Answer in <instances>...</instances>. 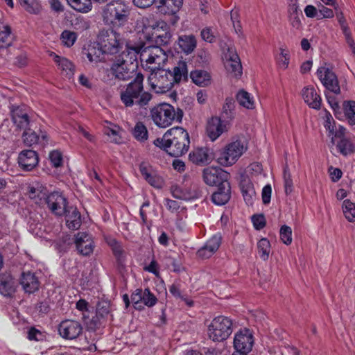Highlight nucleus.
I'll list each match as a JSON object with an SVG mask.
<instances>
[{"mask_svg":"<svg viewBox=\"0 0 355 355\" xmlns=\"http://www.w3.org/2000/svg\"><path fill=\"white\" fill-rule=\"evenodd\" d=\"M137 67L136 52L130 50L123 51L115 58L110 67L105 70L103 80L110 84L114 80H128L133 77Z\"/></svg>","mask_w":355,"mask_h":355,"instance_id":"obj_1","label":"nucleus"},{"mask_svg":"<svg viewBox=\"0 0 355 355\" xmlns=\"http://www.w3.org/2000/svg\"><path fill=\"white\" fill-rule=\"evenodd\" d=\"M144 75L138 73L133 80L120 89V101L125 107L145 108L149 105L153 95L144 89Z\"/></svg>","mask_w":355,"mask_h":355,"instance_id":"obj_2","label":"nucleus"},{"mask_svg":"<svg viewBox=\"0 0 355 355\" xmlns=\"http://www.w3.org/2000/svg\"><path fill=\"white\" fill-rule=\"evenodd\" d=\"M153 144L170 155L179 157L189 150V135L184 128L175 127L168 130L162 138L156 139Z\"/></svg>","mask_w":355,"mask_h":355,"instance_id":"obj_3","label":"nucleus"},{"mask_svg":"<svg viewBox=\"0 0 355 355\" xmlns=\"http://www.w3.org/2000/svg\"><path fill=\"white\" fill-rule=\"evenodd\" d=\"M131 14L129 3L124 0H113L106 4L102 10L104 23L113 29L128 24Z\"/></svg>","mask_w":355,"mask_h":355,"instance_id":"obj_4","label":"nucleus"},{"mask_svg":"<svg viewBox=\"0 0 355 355\" xmlns=\"http://www.w3.org/2000/svg\"><path fill=\"white\" fill-rule=\"evenodd\" d=\"M150 116L154 124L160 128H166L173 122H181L183 117V111L168 103H160L150 110Z\"/></svg>","mask_w":355,"mask_h":355,"instance_id":"obj_5","label":"nucleus"},{"mask_svg":"<svg viewBox=\"0 0 355 355\" xmlns=\"http://www.w3.org/2000/svg\"><path fill=\"white\" fill-rule=\"evenodd\" d=\"M140 58L142 67L150 71L162 68L168 60V55L161 47L152 46L141 51Z\"/></svg>","mask_w":355,"mask_h":355,"instance_id":"obj_6","label":"nucleus"},{"mask_svg":"<svg viewBox=\"0 0 355 355\" xmlns=\"http://www.w3.org/2000/svg\"><path fill=\"white\" fill-rule=\"evenodd\" d=\"M232 320L228 317H215L207 326V336L214 342L225 340L232 333Z\"/></svg>","mask_w":355,"mask_h":355,"instance_id":"obj_7","label":"nucleus"},{"mask_svg":"<svg viewBox=\"0 0 355 355\" xmlns=\"http://www.w3.org/2000/svg\"><path fill=\"white\" fill-rule=\"evenodd\" d=\"M149 72L148 84L156 93H166L173 87L174 84L171 71L162 67Z\"/></svg>","mask_w":355,"mask_h":355,"instance_id":"obj_8","label":"nucleus"},{"mask_svg":"<svg viewBox=\"0 0 355 355\" xmlns=\"http://www.w3.org/2000/svg\"><path fill=\"white\" fill-rule=\"evenodd\" d=\"M98 46L105 54L117 53L123 46L121 37L116 29L102 31L98 36Z\"/></svg>","mask_w":355,"mask_h":355,"instance_id":"obj_9","label":"nucleus"},{"mask_svg":"<svg viewBox=\"0 0 355 355\" xmlns=\"http://www.w3.org/2000/svg\"><path fill=\"white\" fill-rule=\"evenodd\" d=\"M246 150V146L241 141L236 140L229 144L220 153L217 160L223 166L234 164Z\"/></svg>","mask_w":355,"mask_h":355,"instance_id":"obj_10","label":"nucleus"},{"mask_svg":"<svg viewBox=\"0 0 355 355\" xmlns=\"http://www.w3.org/2000/svg\"><path fill=\"white\" fill-rule=\"evenodd\" d=\"M83 327L81 323L74 320H65L58 326L60 336L65 340H75L83 333Z\"/></svg>","mask_w":355,"mask_h":355,"instance_id":"obj_11","label":"nucleus"},{"mask_svg":"<svg viewBox=\"0 0 355 355\" xmlns=\"http://www.w3.org/2000/svg\"><path fill=\"white\" fill-rule=\"evenodd\" d=\"M254 344L252 333L248 329H243L236 333L234 338V347L236 352L249 353Z\"/></svg>","mask_w":355,"mask_h":355,"instance_id":"obj_12","label":"nucleus"},{"mask_svg":"<svg viewBox=\"0 0 355 355\" xmlns=\"http://www.w3.org/2000/svg\"><path fill=\"white\" fill-rule=\"evenodd\" d=\"M229 173L219 167H207L202 171V179L209 186H218L227 182Z\"/></svg>","mask_w":355,"mask_h":355,"instance_id":"obj_13","label":"nucleus"},{"mask_svg":"<svg viewBox=\"0 0 355 355\" xmlns=\"http://www.w3.org/2000/svg\"><path fill=\"white\" fill-rule=\"evenodd\" d=\"M229 128V123L220 117H211L208 121L206 128L207 137L211 141H214L222 134L227 132Z\"/></svg>","mask_w":355,"mask_h":355,"instance_id":"obj_14","label":"nucleus"},{"mask_svg":"<svg viewBox=\"0 0 355 355\" xmlns=\"http://www.w3.org/2000/svg\"><path fill=\"white\" fill-rule=\"evenodd\" d=\"M317 75L322 85L330 92L339 94L340 89L335 73L329 68L321 67L317 71Z\"/></svg>","mask_w":355,"mask_h":355,"instance_id":"obj_15","label":"nucleus"},{"mask_svg":"<svg viewBox=\"0 0 355 355\" xmlns=\"http://www.w3.org/2000/svg\"><path fill=\"white\" fill-rule=\"evenodd\" d=\"M45 202L53 214L62 216L67 211V199L59 192H53L48 195Z\"/></svg>","mask_w":355,"mask_h":355,"instance_id":"obj_16","label":"nucleus"},{"mask_svg":"<svg viewBox=\"0 0 355 355\" xmlns=\"http://www.w3.org/2000/svg\"><path fill=\"white\" fill-rule=\"evenodd\" d=\"M225 67L227 72L235 78L242 74V65L240 58L233 49H228L225 54Z\"/></svg>","mask_w":355,"mask_h":355,"instance_id":"obj_17","label":"nucleus"},{"mask_svg":"<svg viewBox=\"0 0 355 355\" xmlns=\"http://www.w3.org/2000/svg\"><path fill=\"white\" fill-rule=\"evenodd\" d=\"M75 244L79 254L83 256L90 255L94 248V241L86 232H78L75 237Z\"/></svg>","mask_w":355,"mask_h":355,"instance_id":"obj_18","label":"nucleus"},{"mask_svg":"<svg viewBox=\"0 0 355 355\" xmlns=\"http://www.w3.org/2000/svg\"><path fill=\"white\" fill-rule=\"evenodd\" d=\"M11 117L13 123L19 129H26L30 124L28 109L25 105L12 106Z\"/></svg>","mask_w":355,"mask_h":355,"instance_id":"obj_19","label":"nucleus"},{"mask_svg":"<svg viewBox=\"0 0 355 355\" xmlns=\"http://www.w3.org/2000/svg\"><path fill=\"white\" fill-rule=\"evenodd\" d=\"M39 159L35 151L24 150L18 156V164L21 169L26 171L33 170L38 164Z\"/></svg>","mask_w":355,"mask_h":355,"instance_id":"obj_20","label":"nucleus"},{"mask_svg":"<svg viewBox=\"0 0 355 355\" xmlns=\"http://www.w3.org/2000/svg\"><path fill=\"white\" fill-rule=\"evenodd\" d=\"M221 243V236L220 234H214L210 238L203 247L198 251V255L204 259L211 257L219 248Z\"/></svg>","mask_w":355,"mask_h":355,"instance_id":"obj_21","label":"nucleus"},{"mask_svg":"<svg viewBox=\"0 0 355 355\" xmlns=\"http://www.w3.org/2000/svg\"><path fill=\"white\" fill-rule=\"evenodd\" d=\"M217 190L211 195V201L216 205L226 204L231 198V187L230 182H225L217 186Z\"/></svg>","mask_w":355,"mask_h":355,"instance_id":"obj_22","label":"nucleus"},{"mask_svg":"<svg viewBox=\"0 0 355 355\" xmlns=\"http://www.w3.org/2000/svg\"><path fill=\"white\" fill-rule=\"evenodd\" d=\"M189 160L197 165L209 164L213 159V155L207 148H198L189 153Z\"/></svg>","mask_w":355,"mask_h":355,"instance_id":"obj_23","label":"nucleus"},{"mask_svg":"<svg viewBox=\"0 0 355 355\" xmlns=\"http://www.w3.org/2000/svg\"><path fill=\"white\" fill-rule=\"evenodd\" d=\"M20 284L27 293H33L39 289L40 282L33 272H24L20 278Z\"/></svg>","mask_w":355,"mask_h":355,"instance_id":"obj_24","label":"nucleus"},{"mask_svg":"<svg viewBox=\"0 0 355 355\" xmlns=\"http://www.w3.org/2000/svg\"><path fill=\"white\" fill-rule=\"evenodd\" d=\"M324 119V126L329 132V136L331 137V142L334 144V137H342L345 134L346 130L341 125H338V128L335 125L334 120L330 113H325Z\"/></svg>","mask_w":355,"mask_h":355,"instance_id":"obj_25","label":"nucleus"},{"mask_svg":"<svg viewBox=\"0 0 355 355\" xmlns=\"http://www.w3.org/2000/svg\"><path fill=\"white\" fill-rule=\"evenodd\" d=\"M183 0H157V8L164 15H174L180 10Z\"/></svg>","mask_w":355,"mask_h":355,"instance_id":"obj_26","label":"nucleus"},{"mask_svg":"<svg viewBox=\"0 0 355 355\" xmlns=\"http://www.w3.org/2000/svg\"><path fill=\"white\" fill-rule=\"evenodd\" d=\"M16 282L9 273L0 275V293L6 297L12 295L16 291Z\"/></svg>","mask_w":355,"mask_h":355,"instance_id":"obj_27","label":"nucleus"},{"mask_svg":"<svg viewBox=\"0 0 355 355\" xmlns=\"http://www.w3.org/2000/svg\"><path fill=\"white\" fill-rule=\"evenodd\" d=\"M304 102L311 108L319 109L321 105V98L313 87H305L302 91Z\"/></svg>","mask_w":355,"mask_h":355,"instance_id":"obj_28","label":"nucleus"},{"mask_svg":"<svg viewBox=\"0 0 355 355\" xmlns=\"http://www.w3.org/2000/svg\"><path fill=\"white\" fill-rule=\"evenodd\" d=\"M240 187L243 199L247 205H252L256 198L254 185L248 178H243L240 182Z\"/></svg>","mask_w":355,"mask_h":355,"instance_id":"obj_29","label":"nucleus"},{"mask_svg":"<svg viewBox=\"0 0 355 355\" xmlns=\"http://www.w3.org/2000/svg\"><path fill=\"white\" fill-rule=\"evenodd\" d=\"M178 44L180 49L186 54H190L194 51L197 46V40L195 35H182L178 40Z\"/></svg>","mask_w":355,"mask_h":355,"instance_id":"obj_30","label":"nucleus"},{"mask_svg":"<svg viewBox=\"0 0 355 355\" xmlns=\"http://www.w3.org/2000/svg\"><path fill=\"white\" fill-rule=\"evenodd\" d=\"M66 225L70 230H78L81 225L80 214L76 207H69L65 212Z\"/></svg>","mask_w":355,"mask_h":355,"instance_id":"obj_31","label":"nucleus"},{"mask_svg":"<svg viewBox=\"0 0 355 355\" xmlns=\"http://www.w3.org/2000/svg\"><path fill=\"white\" fill-rule=\"evenodd\" d=\"M192 81L200 87H206L210 85L211 77L209 72L202 69L192 71L190 73Z\"/></svg>","mask_w":355,"mask_h":355,"instance_id":"obj_32","label":"nucleus"},{"mask_svg":"<svg viewBox=\"0 0 355 355\" xmlns=\"http://www.w3.org/2000/svg\"><path fill=\"white\" fill-rule=\"evenodd\" d=\"M139 171L144 178L153 187L159 188L162 187V181L154 173H152L150 168L142 163L139 166Z\"/></svg>","mask_w":355,"mask_h":355,"instance_id":"obj_33","label":"nucleus"},{"mask_svg":"<svg viewBox=\"0 0 355 355\" xmlns=\"http://www.w3.org/2000/svg\"><path fill=\"white\" fill-rule=\"evenodd\" d=\"M171 73L173 84L187 80L188 78V69L186 62H178Z\"/></svg>","mask_w":355,"mask_h":355,"instance_id":"obj_34","label":"nucleus"},{"mask_svg":"<svg viewBox=\"0 0 355 355\" xmlns=\"http://www.w3.org/2000/svg\"><path fill=\"white\" fill-rule=\"evenodd\" d=\"M13 41L11 28L8 24L0 22V48H7Z\"/></svg>","mask_w":355,"mask_h":355,"instance_id":"obj_35","label":"nucleus"},{"mask_svg":"<svg viewBox=\"0 0 355 355\" xmlns=\"http://www.w3.org/2000/svg\"><path fill=\"white\" fill-rule=\"evenodd\" d=\"M28 195L31 199L35 200V203L37 204H42L43 202H45L48 196L46 189L40 184L30 187Z\"/></svg>","mask_w":355,"mask_h":355,"instance_id":"obj_36","label":"nucleus"},{"mask_svg":"<svg viewBox=\"0 0 355 355\" xmlns=\"http://www.w3.org/2000/svg\"><path fill=\"white\" fill-rule=\"evenodd\" d=\"M236 100L239 105L246 109L255 108V101L253 96L245 90H240L236 94Z\"/></svg>","mask_w":355,"mask_h":355,"instance_id":"obj_37","label":"nucleus"},{"mask_svg":"<svg viewBox=\"0 0 355 355\" xmlns=\"http://www.w3.org/2000/svg\"><path fill=\"white\" fill-rule=\"evenodd\" d=\"M134 138L141 142H145L148 138V131L143 122L138 121L132 130Z\"/></svg>","mask_w":355,"mask_h":355,"instance_id":"obj_38","label":"nucleus"},{"mask_svg":"<svg viewBox=\"0 0 355 355\" xmlns=\"http://www.w3.org/2000/svg\"><path fill=\"white\" fill-rule=\"evenodd\" d=\"M53 60L58 64L60 69L66 73V75L71 77L74 72V66L68 59L53 55Z\"/></svg>","mask_w":355,"mask_h":355,"instance_id":"obj_39","label":"nucleus"},{"mask_svg":"<svg viewBox=\"0 0 355 355\" xmlns=\"http://www.w3.org/2000/svg\"><path fill=\"white\" fill-rule=\"evenodd\" d=\"M69 6L73 10L87 13L92 9V3L91 0H67Z\"/></svg>","mask_w":355,"mask_h":355,"instance_id":"obj_40","label":"nucleus"},{"mask_svg":"<svg viewBox=\"0 0 355 355\" xmlns=\"http://www.w3.org/2000/svg\"><path fill=\"white\" fill-rule=\"evenodd\" d=\"M83 54L91 63H97L103 60L102 55L105 53L101 50V48L98 46L97 48L95 46H90L87 49H85Z\"/></svg>","mask_w":355,"mask_h":355,"instance_id":"obj_41","label":"nucleus"},{"mask_svg":"<svg viewBox=\"0 0 355 355\" xmlns=\"http://www.w3.org/2000/svg\"><path fill=\"white\" fill-rule=\"evenodd\" d=\"M342 211L345 218L349 222L355 221V203L349 199H345L341 205Z\"/></svg>","mask_w":355,"mask_h":355,"instance_id":"obj_42","label":"nucleus"},{"mask_svg":"<svg viewBox=\"0 0 355 355\" xmlns=\"http://www.w3.org/2000/svg\"><path fill=\"white\" fill-rule=\"evenodd\" d=\"M112 248V252L116 258L119 263L123 264L125 261L126 254L123 249L122 245L115 239H111L108 242Z\"/></svg>","mask_w":355,"mask_h":355,"instance_id":"obj_43","label":"nucleus"},{"mask_svg":"<svg viewBox=\"0 0 355 355\" xmlns=\"http://www.w3.org/2000/svg\"><path fill=\"white\" fill-rule=\"evenodd\" d=\"M257 248L261 259L263 261L268 260L270 252V241L266 238H262L257 243Z\"/></svg>","mask_w":355,"mask_h":355,"instance_id":"obj_44","label":"nucleus"},{"mask_svg":"<svg viewBox=\"0 0 355 355\" xmlns=\"http://www.w3.org/2000/svg\"><path fill=\"white\" fill-rule=\"evenodd\" d=\"M108 125L104 127V132L107 135L110 141L114 143H119L121 137L119 135L120 128L118 125L108 123Z\"/></svg>","mask_w":355,"mask_h":355,"instance_id":"obj_45","label":"nucleus"},{"mask_svg":"<svg viewBox=\"0 0 355 355\" xmlns=\"http://www.w3.org/2000/svg\"><path fill=\"white\" fill-rule=\"evenodd\" d=\"M279 53L276 55L275 59L279 68L286 69L289 64V53L288 51L283 47L279 48Z\"/></svg>","mask_w":355,"mask_h":355,"instance_id":"obj_46","label":"nucleus"},{"mask_svg":"<svg viewBox=\"0 0 355 355\" xmlns=\"http://www.w3.org/2000/svg\"><path fill=\"white\" fill-rule=\"evenodd\" d=\"M337 139H340L337 144V147L342 154L346 155L353 152L354 146L350 141L345 138V135L342 137H334V143Z\"/></svg>","mask_w":355,"mask_h":355,"instance_id":"obj_47","label":"nucleus"},{"mask_svg":"<svg viewBox=\"0 0 355 355\" xmlns=\"http://www.w3.org/2000/svg\"><path fill=\"white\" fill-rule=\"evenodd\" d=\"M344 112L350 125H355V101H345L343 103Z\"/></svg>","mask_w":355,"mask_h":355,"instance_id":"obj_48","label":"nucleus"},{"mask_svg":"<svg viewBox=\"0 0 355 355\" xmlns=\"http://www.w3.org/2000/svg\"><path fill=\"white\" fill-rule=\"evenodd\" d=\"M24 9L32 14H37L40 10V5L37 0H19Z\"/></svg>","mask_w":355,"mask_h":355,"instance_id":"obj_49","label":"nucleus"},{"mask_svg":"<svg viewBox=\"0 0 355 355\" xmlns=\"http://www.w3.org/2000/svg\"><path fill=\"white\" fill-rule=\"evenodd\" d=\"M22 137L24 143L28 146H31L37 144L40 138L34 131L28 129V128L24 129Z\"/></svg>","mask_w":355,"mask_h":355,"instance_id":"obj_50","label":"nucleus"},{"mask_svg":"<svg viewBox=\"0 0 355 355\" xmlns=\"http://www.w3.org/2000/svg\"><path fill=\"white\" fill-rule=\"evenodd\" d=\"M279 235L281 241L288 245L291 244L293 239H292V229L291 227L284 225L281 227L279 230Z\"/></svg>","mask_w":355,"mask_h":355,"instance_id":"obj_51","label":"nucleus"},{"mask_svg":"<svg viewBox=\"0 0 355 355\" xmlns=\"http://www.w3.org/2000/svg\"><path fill=\"white\" fill-rule=\"evenodd\" d=\"M60 38L64 46L71 47L76 42L77 35L76 33L70 31H64L61 34Z\"/></svg>","mask_w":355,"mask_h":355,"instance_id":"obj_52","label":"nucleus"},{"mask_svg":"<svg viewBox=\"0 0 355 355\" xmlns=\"http://www.w3.org/2000/svg\"><path fill=\"white\" fill-rule=\"evenodd\" d=\"M157 297L150 292L148 288H145L142 293V302L148 307H152L156 304Z\"/></svg>","mask_w":355,"mask_h":355,"instance_id":"obj_53","label":"nucleus"},{"mask_svg":"<svg viewBox=\"0 0 355 355\" xmlns=\"http://www.w3.org/2000/svg\"><path fill=\"white\" fill-rule=\"evenodd\" d=\"M234 101L232 98L225 99V104L223 107V113L225 114L226 118L232 119L234 118L233 111L234 110Z\"/></svg>","mask_w":355,"mask_h":355,"instance_id":"obj_54","label":"nucleus"},{"mask_svg":"<svg viewBox=\"0 0 355 355\" xmlns=\"http://www.w3.org/2000/svg\"><path fill=\"white\" fill-rule=\"evenodd\" d=\"M153 40L157 45H166L168 44L171 40V35L168 32H162L158 34L155 33L153 35Z\"/></svg>","mask_w":355,"mask_h":355,"instance_id":"obj_55","label":"nucleus"},{"mask_svg":"<svg viewBox=\"0 0 355 355\" xmlns=\"http://www.w3.org/2000/svg\"><path fill=\"white\" fill-rule=\"evenodd\" d=\"M284 189L285 192L286 194H289L293 191V180L291 178V175L287 167H286L284 170Z\"/></svg>","mask_w":355,"mask_h":355,"instance_id":"obj_56","label":"nucleus"},{"mask_svg":"<svg viewBox=\"0 0 355 355\" xmlns=\"http://www.w3.org/2000/svg\"><path fill=\"white\" fill-rule=\"evenodd\" d=\"M171 193L174 198L184 200H189L191 198L195 197L194 196H192L187 192L183 191L182 189L179 187H173Z\"/></svg>","mask_w":355,"mask_h":355,"instance_id":"obj_57","label":"nucleus"},{"mask_svg":"<svg viewBox=\"0 0 355 355\" xmlns=\"http://www.w3.org/2000/svg\"><path fill=\"white\" fill-rule=\"evenodd\" d=\"M49 159L54 167H59L62 164V155L59 150H53L49 153Z\"/></svg>","mask_w":355,"mask_h":355,"instance_id":"obj_58","label":"nucleus"},{"mask_svg":"<svg viewBox=\"0 0 355 355\" xmlns=\"http://www.w3.org/2000/svg\"><path fill=\"white\" fill-rule=\"evenodd\" d=\"M142 293L143 291L141 289H136L131 295V302L136 309H139L141 307Z\"/></svg>","mask_w":355,"mask_h":355,"instance_id":"obj_59","label":"nucleus"},{"mask_svg":"<svg viewBox=\"0 0 355 355\" xmlns=\"http://www.w3.org/2000/svg\"><path fill=\"white\" fill-rule=\"evenodd\" d=\"M201 39L207 42L212 43L215 40L214 34L211 28L205 27L200 31Z\"/></svg>","mask_w":355,"mask_h":355,"instance_id":"obj_60","label":"nucleus"},{"mask_svg":"<svg viewBox=\"0 0 355 355\" xmlns=\"http://www.w3.org/2000/svg\"><path fill=\"white\" fill-rule=\"evenodd\" d=\"M318 19L320 20L324 18H333L334 17V11L324 6L321 5L318 11Z\"/></svg>","mask_w":355,"mask_h":355,"instance_id":"obj_61","label":"nucleus"},{"mask_svg":"<svg viewBox=\"0 0 355 355\" xmlns=\"http://www.w3.org/2000/svg\"><path fill=\"white\" fill-rule=\"evenodd\" d=\"M237 16H238L237 12L232 10L231 19L233 23V27H234V31L236 32V34L239 35V37H241V36H243L242 27H241L240 21L237 20Z\"/></svg>","mask_w":355,"mask_h":355,"instance_id":"obj_62","label":"nucleus"},{"mask_svg":"<svg viewBox=\"0 0 355 355\" xmlns=\"http://www.w3.org/2000/svg\"><path fill=\"white\" fill-rule=\"evenodd\" d=\"M288 13L289 15H302V10L299 8L297 0H288Z\"/></svg>","mask_w":355,"mask_h":355,"instance_id":"obj_63","label":"nucleus"},{"mask_svg":"<svg viewBox=\"0 0 355 355\" xmlns=\"http://www.w3.org/2000/svg\"><path fill=\"white\" fill-rule=\"evenodd\" d=\"M253 225L256 230H261L266 225L265 218L263 215H254L252 217Z\"/></svg>","mask_w":355,"mask_h":355,"instance_id":"obj_64","label":"nucleus"}]
</instances>
